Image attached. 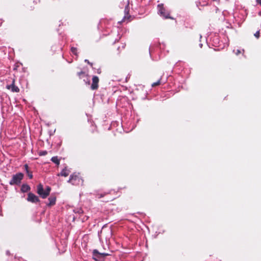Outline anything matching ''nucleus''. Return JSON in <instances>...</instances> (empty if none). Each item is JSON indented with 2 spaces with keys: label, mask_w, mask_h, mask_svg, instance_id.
Segmentation results:
<instances>
[{
  "label": "nucleus",
  "mask_w": 261,
  "mask_h": 261,
  "mask_svg": "<svg viewBox=\"0 0 261 261\" xmlns=\"http://www.w3.org/2000/svg\"><path fill=\"white\" fill-rule=\"evenodd\" d=\"M51 188L47 186L45 190H44L43 185L40 183L37 186V193L39 196L43 198H46L50 194Z\"/></svg>",
  "instance_id": "1"
},
{
  "label": "nucleus",
  "mask_w": 261,
  "mask_h": 261,
  "mask_svg": "<svg viewBox=\"0 0 261 261\" xmlns=\"http://www.w3.org/2000/svg\"><path fill=\"white\" fill-rule=\"evenodd\" d=\"M158 13L164 18L171 19H173L170 16L169 12L165 9L163 4H159L158 5Z\"/></svg>",
  "instance_id": "2"
},
{
  "label": "nucleus",
  "mask_w": 261,
  "mask_h": 261,
  "mask_svg": "<svg viewBox=\"0 0 261 261\" xmlns=\"http://www.w3.org/2000/svg\"><path fill=\"white\" fill-rule=\"evenodd\" d=\"M23 176V174L20 172L13 175L11 180L9 181V184L11 186L19 185L21 183Z\"/></svg>",
  "instance_id": "3"
},
{
  "label": "nucleus",
  "mask_w": 261,
  "mask_h": 261,
  "mask_svg": "<svg viewBox=\"0 0 261 261\" xmlns=\"http://www.w3.org/2000/svg\"><path fill=\"white\" fill-rule=\"evenodd\" d=\"M93 258L96 261H103L105 257L109 254L106 253H100L97 250L95 249L92 252Z\"/></svg>",
  "instance_id": "4"
},
{
  "label": "nucleus",
  "mask_w": 261,
  "mask_h": 261,
  "mask_svg": "<svg viewBox=\"0 0 261 261\" xmlns=\"http://www.w3.org/2000/svg\"><path fill=\"white\" fill-rule=\"evenodd\" d=\"M81 179L78 175L73 174L70 175L68 182L71 183L72 185H79L81 182Z\"/></svg>",
  "instance_id": "5"
},
{
  "label": "nucleus",
  "mask_w": 261,
  "mask_h": 261,
  "mask_svg": "<svg viewBox=\"0 0 261 261\" xmlns=\"http://www.w3.org/2000/svg\"><path fill=\"white\" fill-rule=\"evenodd\" d=\"M92 82L91 85V89L93 90H97L98 88L99 78L98 76L94 75L92 77Z\"/></svg>",
  "instance_id": "6"
},
{
  "label": "nucleus",
  "mask_w": 261,
  "mask_h": 261,
  "mask_svg": "<svg viewBox=\"0 0 261 261\" xmlns=\"http://www.w3.org/2000/svg\"><path fill=\"white\" fill-rule=\"evenodd\" d=\"M27 200L32 203H37L40 201L38 196L32 193H29L28 194Z\"/></svg>",
  "instance_id": "7"
},
{
  "label": "nucleus",
  "mask_w": 261,
  "mask_h": 261,
  "mask_svg": "<svg viewBox=\"0 0 261 261\" xmlns=\"http://www.w3.org/2000/svg\"><path fill=\"white\" fill-rule=\"evenodd\" d=\"M6 88L10 90L12 92L18 93L20 91L19 88L15 85V80L14 79L12 80V84L7 85Z\"/></svg>",
  "instance_id": "8"
},
{
  "label": "nucleus",
  "mask_w": 261,
  "mask_h": 261,
  "mask_svg": "<svg viewBox=\"0 0 261 261\" xmlns=\"http://www.w3.org/2000/svg\"><path fill=\"white\" fill-rule=\"evenodd\" d=\"M129 5L128 4L126 5L125 7L124 12H125V16H124L122 20L121 21L119 22V23H121L122 21H124L126 19H129V18L130 17V15H128V12H129Z\"/></svg>",
  "instance_id": "9"
},
{
  "label": "nucleus",
  "mask_w": 261,
  "mask_h": 261,
  "mask_svg": "<svg viewBox=\"0 0 261 261\" xmlns=\"http://www.w3.org/2000/svg\"><path fill=\"white\" fill-rule=\"evenodd\" d=\"M24 169L30 179H32L33 177V175L32 172L29 170V167L28 164H25L24 165Z\"/></svg>",
  "instance_id": "10"
},
{
  "label": "nucleus",
  "mask_w": 261,
  "mask_h": 261,
  "mask_svg": "<svg viewBox=\"0 0 261 261\" xmlns=\"http://www.w3.org/2000/svg\"><path fill=\"white\" fill-rule=\"evenodd\" d=\"M48 200L49 202L47 204V205L48 206H51L56 204V197L55 196H51L48 198Z\"/></svg>",
  "instance_id": "11"
},
{
  "label": "nucleus",
  "mask_w": 261,
  "mask_h": 261,
  "mask_svg": "<svg viewBox=\"0 0 261 261\" xmlns=\"http://www.w3.org/2000/svg\"><path fill=\"white\" fill-rule=\"evenodd\" d=\"M69 174V171L67 170V168H64L62 171L58 174V176H62L67 177Z\"/></svg>",
  "instance_id": "12"
},
{
  "label": "nucleus",
  "mask_w": 261,
  "mask_h": 261,
  "mask_svg": "<svg viewBox=\"0 0 261 261\" xmlns=\"http://www.w3.org/2000/svg\"><path fill=\"white\" fill-rule=\"evenodd\" d=\"M77 74L80 79H84L86 77L87 80H88V75L85 71H81L80 72H78L77 73Z\"/></svg>",
  "instance_id": "13"
},
{
  "label": "nucleus",
  "mask_w": 261,
  "mask_h": 261,
  "mask_svg": "<svg viewBox=\"0 0 261 261\" xmlns=\"http://www.w3.org/2000/svg\"><path fill=\"white\" fill-rule=\"evenodd\" d=\"M31 189L30 187L27 184H23L21 188V191L22 192H27L30 191Z\"/></svg>",
  "instance_id": "14"
},
{
  "label": "nucleus",
  "mask_w": 261,
  "mask_h": 261,
  "mask_svg": "<svg viewBox=\"0 0 261 261\" xmlns=\"http://www.w3.org/2000/svg\"><path fill=\"white\" fill-rule=\"evenodd\" d=\"M51 161L55 164L59 165L60 164V160L58 159V156H53L51 159Z\"/></svg>",
  "instance_id": "15"
},
{
  "label": "nucleus",
  "mask_w": 261,
  "mask_h": 261,
  "mask_svg": "<svg viewBox=\"0 0 261 261\" xmlns=\"http://www.w3.org/2000/svg\"><path fill=\"white\" fill-rule=\"evenodd\" d=\"M161 78H160V79L158 80V82H154V83H152V84H151V86H152V87H155V86H157L160 85L161 84Z\"/></svg>",
  "instance_id": "16"
},
{
  "label": "nucleus",
  "mask_w": 261,
  "mask_h": 261,
  "mask_svg": "<svg viewBox=\"0 0 261 261\" xmlns=\"http://www.w3.org/2000/svg\"><path fill=\"white\" fill-rule=\"evenodd\" d=\"M71 51L72 52V54H73L74 55H76V56H77V48L76 47H72L71 48Z\"/></svg>",
  "instance_id": "17"
},
{
  "label": "nucleus",
  "mask_w": 261,
  "mask_h": 261,
  "mask_svg": "<svg viewBox=\"0 0 261 261\" xmlns=\"http://www.w3.org/2000/svg\"><path fill=\"white\" fill-rule=\"evenodd\" d=\"M260 35V33H259V31H257L254 34V36L256 38H258L259 37V35Z\"/></svg>",
  "instance_id": "18"
},
{
  "label": "nucleus",
  "mask_w": 261,
  "mask_h": 261,
  "mask_svg": "<svg viewBox=\"0 0 261 261\" xmlns=\"http://www.w3.org/2000/svg\"><path fill=\"white\" fill-rule=\"evenodd\" d=\"M233 51L234 52V54L237 56L241 53V51L239 49H237L236 51L234 50Z\"/></svg>",
  "instance_id": "19"
},
{
  "label": "nucleus",
  "mask_w": 261,
  "mask_h": 261,
  "mask_svg": "<svg viewBox=\"0 0 261 261\" xmlns=\"http://www.w3.org/2000/svg\"><path fill=\"white\" fill-rule=\"evenodd\" d=\"M47 154V151H43L42 152H40V155H46Z\"/></svg>",
  "instance_id": "20"
},
{
  "label": "nucleus",
  "mask_w": 261,
  "mask_h": 261,
  "mask_svg": "<svg viewBox=\"0 0 261 261\" xmlns=\"http://www.w3.org/2000/svg\"><path fill=\"white\" fill-rule=\"evenodd\" d=\"M85 62H87L88 64H89L91 66H92L93 64L91 62H90L88 60H85Z\"/></svg>",
  "instance_id": "21"
},
{
  "label": "nucleus",
  "mask_w": 261,
  "mask_h": 261,
  "mask_svg": "<svg viewBox=\"0 0 261 261\" xmlns=\"http://www.w3.org/2000/svg\"><path fill=\"white\" fill-rule=\"evenodd\" d=\"M256 2L257 4H260L261 5V0H256Z\"/></svg>",
  "instance_id": "22"
},
{
  "label": "nucleus",
  "mask_w": 261,
  "mask_h": 261,
  "mask_svg": "<svg viewBox=\"0 0 261 261\" xmlns=\"http://www.w3.org/2000/svg\"><path fill=\"white\" fill-rule=\"evenodd\" d=\"M103 196H104L103 195L101 194L100 195V196L99 197V198H101V197H103Z\"/></svg>",
  "instance_id": "23"
},
{
  "label": "nucleus",
  "mask_w": 261,
  "mask_h": 261,
  "mask_svg": "<svg viewBox=\"0 0 261 261\" xmlns=\"http://www.w3.org/2000/svg\"><path fill=\"white\" fill-rule=\"evenodd\" d=\"M88 84H90L89 81H88Z\"/></svg>",
  "instance_id": "24"
}]
</instances>
